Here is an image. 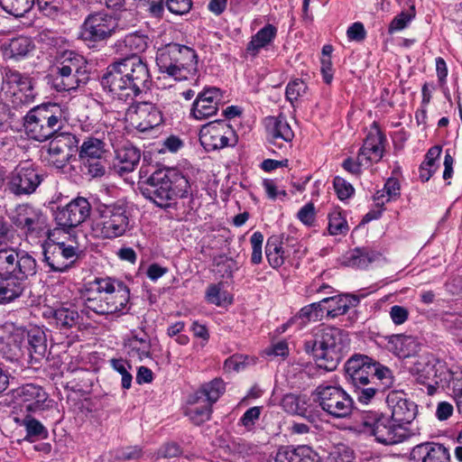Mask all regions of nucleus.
<instances>
[{
  "mask_svg": "<svg viewBox=\"0 0 462 462\" xmlns=\"http://www.w3.org/2000/svg\"><path fill=\"white\" fill-rule=\"evenodd\" d=\"M124 42L125 46L134 54L143 52L148 46V37L137 32L130 33L125 37Z\"/></svg>",
  "mask_w": 462,
  "mask_h": 462,
  "instance_id": "864d4df0",
  "label": "nucleus"
},
{
  "mask_svg": "<svg viewBox=\"0 0 462 462\" xmlns=\"http://www.w3.org/2000/svg\"><path fill=\"white\" fill-rule=\"evenodd\" d=\"M74 141L75 136L72 134H60L50 143L48 149L50 160L57 168H62L69 161Z\"/></svg>",
  "mask_w": 462,
  "mask_h": 462,
  "instance_id": "c85d7f7f",
  "label": "nucleus"
},
{
  "mask_svg": "<svg viewBox=\"0 0 462 462\" xmlns=\"http://www.w3.org/2000/svg\"><path fill=\"white\" fill-rule=\"evenodd\" d=\"M346 379L359 402L368 403L380 391L373 381L374 360L365 355L356 354L345 364Z\"/></svg>",
  "mask_w": 462,
  "mask_h": 462,
  "instance_id": "6e6552de",
  "label": "nucleus"
},
{
  "mask_svg": "<svg viewBox=\"0 0 462 462\" xmlns=\"http://www.w3.org/2000/svg\"><path fill=\"white\" fill-rule=\"evenodd\" d=\"M265 126L269 141L278 147L282 145L281 141L290 143L294 137V133L283 116L265 118Z\"/></svg>",
  "mask_w": 462,
  "mask_h": 462,
  "instance_id": "cd10ccee",
  "label": "nucleus"
},
{
  "mask_svg": "<svg viewBox=\"0 0 462 462\" xmlns=\"http://www.w3.org/2000/svg\"><path fill=\"white\" fill-rule=\"evenodd\" d=\"M276 34L277 28L271 23L266 24L252 36L246 45V52L251 57L257 56L262 49L267 48L273 42Z\"/></svg>",
  "mask_w": 462,
  "mask_h": 462,
  "instance_id": "72a5a7b5",
  "label": "nucleus"
},
{
  "mask_svg": "<svg viewBox=\"0 0 462 462\" xmlns=\"http://www.w3.org/2000/svg\"><path fill=\"white\" fill-rule=\"evenodd\" d=\"M410 458L414 462H450V454L442 444L424 442L412 448Z\"/></svg>",
  "mask_w": 462,
  "mask_h": 462,
  "instance_id": "5701e85b",
  "label": "nucleus"
},
{
  "mask_svg": "<svg viewBox=\"0 0 462 462\" xmlns=\"http://www.w3.org/2000/svg\"><path fill=\"white\" fill-rule=\"evenodd\" d=\"M116 28V19L105 13L89 14L79 32V38L87 43L104 41L109 38Z\"/></svg>",
  "mask_w": 462,
  "mask_h": 462,
  "instance_id": "f3484780",
  "label": "nucleus"
},
{
  "mask_svg": "<svg viewBox=\"0 0 462 462\" xmlns=\"http://www.w3.org/2000/svg\"><path fill=\"white\" fill-rule=\"evenodd\" d=\"M386 141L384 134L382 133L378 125L374 123L371 126L363 146L360 150L365 151V149L370 148L372 146L379 145L381 143H384Z\"/></svg>",
  "mask_w": 462,
  "mask_h": 462,
  "instance_id": "4d7b16f0",
  "label": "nucleus"
},
{
  "mask_svg": "<svg viewBox=\"0 0 462 462\" xmlns=\"http://www.w3.org/2000/svg\"><path fill=\"white\" fill-rule=\"evenodd\" d=\"M180 454L181 448L180 446L174 442H171L166 443L158 449L156 458H172L179 457Z\"/></svg>",
  "mask_w": 462,
  "mask_h": 462,
  "instance_id": "69168bd1",
  "label": "nucleus"
},
{
  "mask_svg": "<svg viewBox=\"0 0 462 462\" xmlns=\"http://www.w3.org/2000/svg\"><path fill=\"white\" fill-rule=\"evenodd\" d=\"M440 369L443 365L433 356L426 355L420 356L411 366L410 372L419 383H427L429 380L441 377Z\"/></svg>",
  "mask_w": 462,
  "mask_h": 462,
  "instance_id": "a878e982",
  "label": "nucleus"
},
{
  "mask_svg": "<svg viewBox=\"0 0 462 462\" xmlns=\"http://www.w3.org/2000/svg\"><path fill=\"white\" fill-rule=\"evenodd\" d=\"M15 230L3 217H0V247L13 248L9 244H14Z\"/></svg>",
  "mask_w": 462,
  "mask_h": 462,
  "instance_id": "6e6d98bb",
  "label": "nucleus"
},
{
  "mask_svg": "<svg viewBox=\"0 0 462 462\" xmlns=\"http://www.w3.org/2000/svg\"><path fill=\"white\" fill-rule=\"evenodd\" d=\"M189 404L185 414L195 425H200L210 419L212 406L209 405V402L206 403L200 401L199 404H191L189 402Z\"/></svg>",
  "mask_w": 462,
  "mask_h": 462,
  "instance_id": "a18cd8bd",
  "label": "nucleus"
},
{
  "mask_svg": "<svg viewBox=\"0 0 462 462\" xmlns=\"http://www.w3.org/2000/svg\"><path fill=\"white\" fill-rule=\"evenodd\" d=\"M38 271L36 259L28 252L14 248L0 249V305L21 298L26 281Z\"/></svg>",
  "mask_w": 462,
  "mask_h": 462,
  "instance_id": "f03ea898",
  "label": "nucleus"
},
{
  "mask_svg": "<svg viewBox=\"0 0 462 462\" xmlns=\"http://www.w3.org/2000/svg\"><path fill=\"white\" fill-rule=\"evenodd\" d=\"M416 14L414 5H411L408 11H402L392 20L388 27L390 34L405 29L414 19Z\"/></svg>",
  "mask_w": 462,
  "mask_h": 462,
  "instance_id": "8fccbe9b",
  "label": "nucleus"
},
{
  "mask_svg": "<svg viewBox=\"0 0 462 462\" xmlns=\"http://www.w3.org/2000/svg\"><path fill=\"white\" fill-rule=\"evenodd\" d=\"M387 348L400 357H405L410 355L409 347L414 343L411 337L402 334H393L385 337Z\"/></svg>",
  "mask_w": 462,
  "mask_h": 462,
  "instance_id": "a19ab883",
  "label": "nucleus"
},
{
  "mask_svg": "<svg viewBox=\"0 0 462 462\" xmlns=\"http://www.w3.org/2000/svg\"><path fill=\"white\" fill-rule=\"evenodd\" d=\"M8 217L26 237H41L47 227V217L42 210L30 203L17 205L8 212Z\"/></svg>",
  "mask_w": 462,
  "mask_h": 462,
  "instance_id": "f8f14e48",
  "label": "nucleus"
},
{
  "mask_svg": "<svg viewBox=\"0 0 462 462\" xmlns=\"http://www.w3.org/2000/svg\"><path fill=\"white\" fill-rule=\"evenodd\" d=\"M130 217L128 203L124 199L110 203L100 202L95 208L92 232L100 239L121 237L132 229Z\"/></svg>",
  "mask_w": 462,
  "mask_h": 462,
  "instance_id": "423d86ee",
  "label": "nucleus"
},
{
  "mask_svg": "<svg viewBox=\"0 0 462 462\" xmlns=\"http://www.w3.org/2000/svg\"><path fill=\"white\" fill-rule=\"evenodd\" d=\"M347 334L336 327L319 326L312 331V337L304 342V350L312 356L328 370H334L344 356L347 346Z\"/></svg>",
  "mask_w": 462,
  "mask_h": 462,
  "instance_id": "39448f33",
  "label": "nucleus"
},
{
  "mask_svg": "<svg viewBox=\"0 0 462 462\" xmlns=\"http://www.w3.org/2000/svg\"><path fill=\"white\" fill-rule=\"evenodd\" d=\"M152 81L146 62L133 54L111 63L100 79L114 99L132 101L149 88Z\"/></svg>",
  "mask_w": 462,
  "mask_h": 462,
  "instance_id": "f257e3e1",
  "label": "nucleus"
},
{
  "mask_svg": "<svg viewBox=\"0 0 462 462\" xmlns=\"http://www.w3.org/2000/svg\"><path fill=\"white\" fill-rule=\"evenodd\" d=\"M88 80V72L85 58L74 51H65L52 76V87L60 92L70 91L77 89L81 84H86Z\"/></svg>",
  "mask_w": 462,
  "mask_h": 462,
  "instance_id": "9b49d317",
  "label": "nucleus"
},
{
  "mask_svg": "<svg viewBox=\"0 0 462 462\" xmlns=\"http://www.w3.org/2000/svg\"><path fill=\"white\" fill-rule=\"evenodd\" d=\"M252 246L251 263L259 264L263 260L262 245L263 243V236L261 232H254L250 237Z\"/></svg>",
  "mask_w": 462,
  "mask_h": 462,
  "instance_id": "13d9d810",
  "label": "nucleus"
},
{
  "mask_svg": "<svg viewBox=\"0 0 462 462\" xmlns=\"http://www.w3.org/2000/svg\"><path fill=\"white\" fill-rule=\"evenodd\" d=\"M42 180L32 164L20 163L7 176L6 189L14 196H28L35 192Z\"/></svg>",
  "mask_w": 462,
  "mask_h": 462,
  "instance_id": "2eb2a0df",
  "label": "nucleus"
},
{
  "mask_svg": "<svg viewBox=\"0 0 462 462\" xmlns=\"http://www.w3.org/2000/svg\"><path fill=\"white\" fill-rule=\"evenodd\" d=\"M334 188L338 199L341 200L350 198L354 193L353 186L338 176L334 179Z\"/></svg>",
  "mask_w": 462,
  "mask_h": 462,
  "instance_id": "e2e57ef3",
  "label": "nucleus"
},
{
  "mask_svg": "<svg viewBox=\"0 0 462 462\" xmlns=\"http://www.w3.org/2000/svg\"><path fill=\"white\" fill-rule=\"evenodd\" d=\"M275 462H320L319 455L309 446L282 447L275 456Z\"/></svg>",
  "mask_w": 462,
  "mask_h": 462,
  "instance_id": "7c9ffc66",
  "label": "nucleus"
},
{
  "mask_svg": "<svg viewBox=\"0 0 462 462\" xmlns=\"http://www.w3.org/2000/svg\"><path fill=\"white\" fill-rule=\"evenodd\" d=\"M23 341L27 358L36 363L42 360L47 353V337L44 330L40 327L23 328Z\"/></svg>",
  "mask_w": 462,
  "mask_h": 462,
  "instance_id": "393cba45",
  "label": "nucleus"
},
{
  "mask_svg": "<svg viewBox=\"0 0 462 462\" xmlns=\"http://www.w3.org/2000/svg\"><path fill=\"white\" fill-rule=\"evenodd\" d=\"M322 302L326 306L327 317L335 319L346 314L351 307L356 306L358 299L354 295H338L325 298Z\"/></svg>",
  "mask_w": 462,
  "mask_h": 462,
  "instance_id": "f704fd0d",
  "label": "nucleus"
},
{
  "mask_svg": "<svg viewBox=\"0 0 462 462\" xmlns=\"http://www.w3.org/2000/svg\"><path fill=\"white\" fill-rule=\"evenodd\" d=\"M90 212L91 206L88 199L79 197L66 206L58 208L54 213V219L61 229L69 230L88 219Z\"/></svg>",
  "mask_w": 462,
  "mask_h": 462,
  "instance_id": "a211bd4d",
  "label": "nucleus"
},
{
  "mask_svg": "<svg viewBox=\"0 0 462 462\" xmlns=\"http://www.w3.org/2000/svg\"><path fill=\"white\" fill-rule=\"evenodd\" d=\"M159 70L176 80L188 79L198 71V55L190 47L169 43L157 52Z\"/></svg>",
  "mask_w": 462,
  "mask_h": 462,
  "instance_id": "0eeeda50",
  "label": "nucleus"
},
{
  "mask_svg": "<svg viewBox=\"0 0 462 462\" xmlns=\"http://www.w3.org/2000/svg\"><path fill=\"white\" fill-rule=\"evenodd\" d=\"M373 374V381L378 383L380 390L390 387L393 383L392 371L374 360Z\"/></svg>",
  "mask_w": 462,
  "mask_h": 462,
  "instance_id": "3c124183",
  "label": "nucleus"
},
{
  "mask_svg": "<svg viewBox=\"0 0 462 462\" xmlns=\"http://www.w3.org/2000/svg\"><path fill=\"white\" fill-rule=\"evenodd\" d=\"M190 189L186 176L176 168L156 170L141 187L143 196L156 206L166 208L178 198L188 196Z\"/></svg>",
  "mask_w": 462,
  "mask_h": 462,
  "instance_id": "20e7f679",
  "label": "nucleus"
},
{
  "mask_svg": "<svg viewBox=\"0 0 462 462\" xmlns=\"http://www.w3.org/2000/svg\"><path fill=\"white\" fill-rule=\"evenodd\" d=\"M225 383L221 378H215L212 381L204 383L192 395L189 396L191 404H199L202 402L208 403L212 406L219 397L225 393Z\"/></svg>",
  "mask_w": 462,
  "mask_h": 462,
  "instance_id": "2f4dec72",
  "label": "nucleus"
},
{
  "mask_svg": "<svg viewBox=\"0 0 462 462\" xmlns=\"http://www.w3.org/2000/svg\"><path fill=\"white\" fill-rule=\"evenodd\" d=\"M17 398L25 411L36 412L44 410L48 394L42 387L27 383L17 390Z\"/></svg>",
  "mask_w": 462,
  "mask_h": 462,
  "instance_id": "bb28decb",
  "label": "nucleus"
},
{
  "mask_svg": "<svg viewBox=\"0 0 462 462\" xmlns=\"http://www.w3.org/2000/svg\"><path fill=\"white\" fill-rule=\"evenodd\" d=\"M111 365L118 374L122 375V387L124 389H129L133 380V376L128 371V368H131V366L123 359H112Z\"/></svg>",
  "mask_w": 462,
  "mask_h": 462,
  "instance_id": "5fc2aeb1",
  "label": "nucleus"
},
{
  "mask_svg": "<svg viewBox=\"0 0 462 462\" xmlns=\"http://www.w3.org/2000/svg\"><path fill=\"white\" fill-rule=\"evenodd\" d=\"M80 299L87 310L98 315L121 316L130 310L129 288L111 277L96 278L86 283Z\"/></svg>",
  "mask_w": 462,
  "mask_h": 462,
  "instance_id": "7ed1b4c3",
  "label": "nucleus"
},
{
  "mask_svg": "<svg viewBox=\"0 0 462 462\" xmlns=\"http://www.w3.org/2000/svg\"><path fill=\"white\" fill-rule=\"evenodd\" d=\"M105 152V143L98 138L88 137L80 146L79 157L81 161H91L102 158Z\"/></svg>",
  "mask_w": 462,
  "mask_h": 462,
  "instance_id": "37998d69",
  "label": "nucleus"
},
{
  "mask_svg": "<svg viewBox=\"0 0 462 462\" xmlns=\"http://www.w3.org/2000/svg\"><path fill=\"white\" fill-rule=\"evenodd\" d=\"M281 404L286 412L304 417L310 421L313 420L310 405L308 403L306 396H298L291 393L286 394L282 398Z\"/></svg>",
  "mask_w": 462,
  "mask_h": 462,
  "instance_id": "c9c22d12",
  "label": "nucleus"
},
{
  "mask_svg": "<svg viewBox=\"0 0 462 462\" xmlns=\"http://www.w3.org/2000/svg\"><path fill=\"white\" fill-rule=\"evenodd\" d=\"M222 97L220 88L216 87L205 88L197 95L190 109V116L196 120H206L216 116Z\"/></svg>",
  "mask_w": 462,
  "mask_h": 462,
  "instance_id": "aec40b11",
  "label": "nucleus"
},
{
  "mask_svg": "<svg viewBox=\"0 0 462 462\" xmlns=\"http://www.w3.org/2000/svg\"><path fill=\"white\" fill-rule=\"evenodd\" d=\"M313 394L321 409L334 418H346L352 412L354 402L341 387L319 385Z\"/></svg>",
  "mask_w": 462,
  "mask_h": 462,
  "instance_id": "ddd939ff",
  "label": "nucleus"
},
{
  "mask_svg": "<svg viewBox=\"0 0 462 462\" xmlns=\"http://www.w3.org/2000/svg\"><path fill=\"white\" fill-rule=\"evenodd\" d=\"M43 263L47 272L64 273L72 266L76 260V248L65 243L51 244L44 247Z\"/></svg>",
  "mask_w": 462,
  "mask_h": 462,
  "instance_id": "6ab92c4d",
  "label": "nucleus"
},
{
  "mask_svg": "<svg viewBox=\"0 0 462 462\" xmlns=\"http://www.w3.org/2000/svg\"><path fill=\"white\" fill-rule=\"evenodd\" d=\"M359 424L363 432L374 437L378 443L383 445L399 444L410 437L406 426L380 411H364Z\"/></svg>",
  "mask_w": 462,
  "mask_h": 462,
  "instance_id": "9d476101",
  "label": "nucleus"
},
{
  "mask_svg": "<svg viewBox=\"0 0 462 462\" xmlns=\"http://www.w3.org/2000/svg\"><path fill=\"white\" fill-rule=\"evenodd\" d=\"M42 315L49 320L50 325L63 332L76 327L79 323L80 318L78 310L70 306H60L56 309L48 308Z\"/></svg>",
  "mask_w": 462,
  "mask_h": 462,
  "instance_id": "b1692460",
  "label": "nucleus"
},
{
  "mask_svg": "<svg viewBox=\"0 0 462 462\" xmlns=\"http://www.w3.org/2000/svg\"><path fill=\"white\" fill-rule=\"evenodd\" d=\"M128 115L140 132H146L162 123L161 110L151 102H138L128 110Z\"/></svg>",
  "mask_w": 462,
  "mask_h": 462,
  "instance_id": "412c9836",
  "label": "nucleus"
},
{
  "mask_svg": "<svg viewBox=\"0 0 462 462\" xmlns=\"http://www.w3.org/2000/svg\"><path fill=\"white\" fill-rule=\"evenodd\" d=\"M1 351L3 356L11 362H16L27 356L23 341V328H16L13 330Z\"/></svg>",
  "mask_w": 462,
  "mask_h": 462,
  "instance_id": "473e14b6",
  "label": "nucleus"
},
{
  "mask_svg": "<svg viewBox=\"0 0 462 462\" xmlns=\"http://www.w3.org/2000/svg\"><path fill=\"white\" fill-rule=\"evenodd\" d=\"M306 88L307 86L304 81L300 79H296L289 82L287 85L285 91L286 98L292 103L305 93Z\"/></svg>",
  "mask_w": 462,
  "mask_h": 462,
  "instance_id": "680f3d73",
  "label": "nucleus"
},
{
  "mask_svg": "<svg viewBox=\"0 0 462 462\" xmlns=\"http://www.w3.org/2000/svg\"><path fill=\"white\" fill-rule=\"evenodd\" d=\"M389 314L393 324L397 326L403 324L409 318V310L400 305L391 307Z\"/></svg>",
  "mask_w": 462,
  "mask_h": 462,
  "instance_id": "774afa93",
  "label": "nucleus"
},
{
  "mask_svg": "<svg viewBox=\"0 0 462 462\" xmlns=\"http://www.w3.org/2000/svg\"><path fill=\"white\" fill-rule=\"evenodd\" d=\"M325 310L326 306L321 300L319 302H314L301 308L297 317L304 322L319 321L323 319Z\"/></svg>",
  "mask_w": 462,
  "mask_h": 462,
  "instance_id": "de8ad7c7",
  "label": "nucleus"
},
{
  "mask_svg": "<svg viewBox=\"0 0 462 462\" xmlns=\"http://www.w3.org/2000/svg\"><path fill=\"white\" fill-rule=\"evenodd\" d=\"M141 159L140 150L129 145L124 146L116 152L113 169L120 176L128 174L135 170Z\"/></svg>",
  "mask_w": 462,
  "mask_h": 462,
  "instance_id": "c756f323",
  "label": "nucleus"
},
{
  "mask_svg": "<svg viewBox=\"0 0 462 462\" xmlns=\"http://www.w3.org/2000/svg\"><path fill=\"white\" fill-rule=\"evenodd\" d=\"M33 49V44L28 37L20 36L10 41L8 51L11 57L20 58L26 56Z\"/></svg>",
  "mask_w": 462,
  "mask_h": 462,
  "instance_id": "09e8293b",
  "label": "nucleus"
},
{
  "mask_svg": "<svg viewBox=\"0 0 462 462\" xmlns=\"http://www.w3.org/2000/svg\"><path fill=\"white\" fill-rule=\"evenodd\" d=\"M442 147L434 145L425 154L424 161L419 168L420 179L422 182L428 181L439 168L438 160L440 157Z\"/></svg>",
  "mask_w": 462,
  "mask_h": 462,
  "instance_id": "4c0bfd02",
  "label": "nucleus"
},
{
  "mask_svg": "<svg viewBox=\"0 0 462 462\" xmlns=\"http://www.w3.org/2000/svg\"><path fill=\"white\" fill-rule=\"evenodd\" d=\"M70 0H35L39 11L45 16L56 19L67 11Z\"/></svg>",
  "mask_w": 462,
  "mask_h": 462,
  "instance_id": "79ce46f5",
  "label": "nucleus"
},
{
  "mask_svg": "<svg viewBox=\"0 0 462 462\" xmlns=\"http://www.w3.org/2000/svg\"><path fill=\"white\" fill-rule=\"evenodd\" d=\"M34 5L35 0H0L3 10L16 17L23 16Z\"/></svg>",
  "mask_w": 462,
  "mask_h": 462,
  "instance_id": "49530a36",
  "label": "nucleus"
},
{
  "mask_svg": "<svg viewBox=\"0 0 462 462\" xmlns=\"http://www.w3.org/2000/svg\"><path fill=\"white\" fill-rule=\"evenodd\" d=\"M82 163L84 168L87 169V173L92 178L101 177L106 172L101 158L82 161Z\"/></svg>",
  "mask_w": 462,
  "mask_h": 462,
  "instance_id": "0e129e2a",
  "label": "nucleus"
},
{
  "mask_svg": "<svg viewBox=\"0 0 462 462\" xmlns=\"http://www.w3.org/2000/svg\"><path fill=\"white\" fill-rule=\"evenodd\" d=\"M383 143L372 146L370 148L365 149V151L359 150L358 159L360 160L361 158H364L365 161V164L378 162L383 156Z\"/></svg>",
  "mask_w": 462,
  "mask_h": 462,
  "instance_id": "052dcab7",
  "label": "nucleus"
},
{
  "mask_svg": "<svg viewBox=\"0 0 462 462\" xmlns=\"http://www.w3.org/2000/svg\"><path fill=\"white\" fill-rule=\"evenodd\" d=\"M328 230L329 235L337 236L345 234L348 230L346 220L343 217L340 212L334 211L328 215Z\"/></svg>",
  "mask_w": 462,
  "mask_h": 462,
  "instance_id": "603ef678",
  "label": "nucleus"
},
{
  "mask_svg": "<svg viewBox=\"0 0 462 462\" xmlns=\"http://www.w3.org/2000/svg\"><path fill=\"white\" fill-rule=\"evenodd\" d=\"M380 254L369 248L356 247L346 254L344 263L353 268H366L374 262Z\"/></svg>",
  "mask_w": 462,
  "mask_h": 462,
  "instance_id": "e433bc0d",
  "label": "nucleus"
},
{
  "mask_svg": "<svg viewBox=\"0 0 462 462\" xmlns=\"http://www.w3.org/2000/svg\"><path fill=\"white\" fill-rule=\"evenodd\" d=\"M386 403L391 411V417L406 426L416 417L417 405L406 397L403 392L392 391L386 397Z\"/></svg>",
  "mask_w": 462,
  "mask_h": 462,
  "instance_id": "4be33fe9",
  "label": "nucleus"
},
{
  "mask_svg": "<svg viewBox=\"0 0 462 462\" xmlns=\"http://www.w3.org/2000/svg\"><path fill=\"white\" fill-rule=\"evenodd\" d=\"M265 254L269 264L276 269L282 266L285 260V252L282 246V242L277 236L268 238L265 245Z\"/></svg>",
  "mask_w": 462,
  "mask_h": 462,
  "instance_id": "ea45409f",
  "label": "nucleus"
},
{
  "mask_svg": "<svg viewBox=\"0 0 462 462\" xmlns=\"http://www.w3.org/2000/svg\"><path fill=\"white\" fill-rule=\"evenodd\" d=\"M2 91L6 97H10L14 106L29 105L34 101L35 97L31 78L12 69L5 71Z\"/></svg>",
  "mask_w": 462,
  "mask_h": 462,
  "instance_id": "dca6fc26",
  "label": "nucleus"
},
{
  "mask_svg": "<svg viewBox=\"0 0 462 462\" xmlns=\"http://www.w3.org/2000/svg\"><path fill=\"white\" fill-rule=\"evenodd\" d=\"M400 196V183L396 179L390 178L382 190H378L374 196L376 206L383 207L390 200L396 199Z\"/></svg>",
  "mask_w": 462,
  "mask_h": 462,
  "instance_id": "c03bdc74",
  "label": "nucleus"
},
{
  "mask_svg": "<svg viewBox=\"0 0 462 462\" xmlns=\"http://www.w3.org/2000/svg\"><path fill=\"white\" fill-rule=\"evenodd\" d=\"M199 142L207 152H211L236 146L238 135L229 124L224 120H216L202 125Z\"/></svg>",
  "mask_w": 462,
  "mask_h": 462,
  "instance_id": "4468645a",
  "label": "nucleus"
},
{
  "mask_svg": "<svg viewBox=\"0 0 462 462\" xmlns=\"http://www.w3.org/2000/svg\"><path fill=\"white\" fill-rule=\"evenodd\" d=\"M168 10L175 14H187L192 5L191 0H167Z\"/></svg>",
  "mask_w": 462,
  "mask_h": 462,
  "instance_id": "338daca9",
  "label": "nucleus"
},
{
  "mask_svg": "<svg viewBox=\"0 0 462 462\" xmlns=\"http://www.w3.org/2000/svg\"><path fill=\"white\" fill-rule=\"evenodd\" d=\"M21 425L24 427L26 435L24 440L33 442L37 439H45L49 436L48 430L38 420L31 415H26Z\"/></svg>",
  "mask_w": 462,
  "mask_h": 462,
  "instance_id": "58836bf2",
  "label": "nucleus"
},
{
  "mask_svg": "<svg viewBox=\"0 0 462 462\" xmlns=\"http://www.w3.org/2000/svg\"><path fill=\"white\" fill-rule=\"evenodd\" d=\"M206 299L209 303L221 306L227 301L226 292L222 291L220 284H210L206 292Z\"/></svg>",
  "mask_w": 462,
  "mask_h": 462,
  "instance_id": "bf43d9fd",
  "label": "nucleus"
},
{
  "mask_svg": "<svg viewBox=\"0 0 462 462\" xmlns=\"http://www.w3.org/2000/svg\"><path fill=\"white\" fill-rule=\"evenodd\" d=\"M65 116L60 106L43 104L31 109L24 117L26 134L32 139L43 142L54 136L64 125Z\"/></svg>",
  "mask_w": 462,
  "mask_h": 462,
  "instance_id": "1a4fd4ad",
  "label": "nucleus"
}]
</instances>
